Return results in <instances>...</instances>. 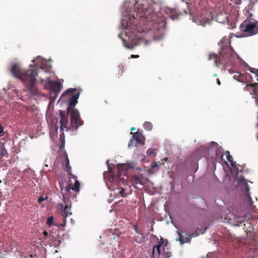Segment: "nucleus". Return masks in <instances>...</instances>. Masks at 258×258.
Wrapping results in <instances>:
<instances>
[{"label":"nucleus","instance_id":"f257e3e1","mask_svg":"<svg viewBox=\"0 0 258 258\" xmlns=\"http://www.w3.org/2000/svg\"><path fill=\"white\" fill-rule=\"evenodd\" d=\"M121 19L118 34L125 48L132 49L144 42L148 45L153 41L163 39L165 18L154 12L148 0H126L121 7Z\"/></svg>","mask_w":258,"mask_h":258},{"label":"nucleus","instance_id":"f03ea898","mask_svg":"<svg viewBox=\"0 0 258 258\" xmlns=\"http://www.w3.org/2000/svg\"><path fill=\"white\" fill-rule=\"evenodd\" d=\"M34 64H30V69L23 70L19 62H12L10 71L13 76L20 79L25 85L26 88L32 96L39 94L38 89L35 87L36 77L38 75L37 70L46 73L51 72V66L49 60L44 59L41 56H38L32 60Z\"/></svg>","mask_w":258,"mask_h":258},{"label":"nucleus","instance_id":"7ed1b4c3","mask_svg":"<svg viewBox=\"0 0 258 258\" xmlns=\"http://www.w3.org/2000/svg\"><path fill=\"white\" fill-rule=\"evenodd\" d=\"M231 36H229V38L224 36L218 43L220 47L219 55L214 53L209 54V59H214L215 66L218 68L224 67L226 69L232 66L235 59L239 58L231 47Z\"/></svg>","mask_w":258,"mask_h":258},{"label":"nucleus","instance_id":"20e7f679","mask_svg":"<svg viewBox=\"0 0 258 258\" xmlns=\"http://www.w3.org/2000/svg\"><path fill=\"white\" fill-rule=\"evenodd\" d=\"M80 96V93L73 94L69 98L67 111L70 114V124L72 129L77 130L80 126L83 124V121L81 119L80 115L78 110L73 108L78 103V99Z\"/></svg>","mask_w":258,"mask_h":258},{"label":"nucleus","instance_id":"39448f33","mask_svg":"<svg viewBox=\"0 0 258 258\" xmlns=\"http://www.w3.org/2000/svg\"><path fill=\"white\" fill-rule=\"evenodd\" d=\"M107 164L108 166V170L109 173L111 174V176L109 178V181L112 184H116L117 186L116 188H114L115 192L120 194L121 197L125 198L127 196V193L125 192L126 188L124 187L121 186V184H123L124 186H127V181L126 179L120 177L119 174V171H118V175H114L112 174V169L111 166L109 163V160L107 161Z\"/></svg>","mask_w":258,"mask_h":258},{"label":"nucleus","instance_id":"423d86ee","mask_svg":"<svg viewBox=\"0 0 258 258\" xmlns=\"http://www.w3.org/2000/svg\"><path fill=\"white\" fill-rule=\"evenodd\" d=\"M252 14L246 11V19L240 25V30L246 33L249 36L253 35L258 32V21L251 19Z\"/></svg>","mask_w":258,"mask_h":258},{"label":"nucleus","instance_id":"0eeeda50","mask_svg":"<svg viewBox=\"0 0 258 258\" xmlns=\"http://www.w3.org/2000/svg\"><path fill=\"white\" fill-rule=\"evenodd\" d=\"M213 19L212 12L209 10L204 9L198 11L195 16L192 18L194 22L197 25L205 27L207 24H210Z\"/></svg>","mask_w":258,"mask_h":258},{"label":"nucleus","instance_id":"6e6552de","mask_svg":"<svg viewBox=\"0 0 258 258\" xmlns=\"http://www.w3.org/2000/svg\"><path fill=\"white\" fill-rule=\"evenodd\" d=\"M41 80L42 82H46L49 86L50 90V100L55 102L61 89V83L57 81L50 80L48 77H47L45 80L41 79Z\"/></svg>","mask_w":258,"mask_h":258},{"label":"nucleus","instance_id":"1a4fd4ad","mask_svg":"<svg viewBox=\"0 0 258 258\" xmlns=\"http://www.w3.org/2000/svg\"><path fill=\"white\" fill-rule=\"evenodd\" d=\"M63 198L64 204L59 203L57 204V206L58 209L60 210V214L63 217L64 225H66L67 221L66 218L69 216L72 215V213L71 212V205L69 199H66L63 195Z\"/></svg>","mask_w":258,"mask_h":258},{"label":"nucleus","instance_id":"9d476101","mask_svg":"<svg viewBox=\"0 0 258 258\" xmlns=\"http://www.w3.org/2000/svg\"><path fill=\"white\" fill-rule=\"evenodd\" d=\"M135 142H136V146H137V143L141 145H143L145 144V138L142 134L137 132L133 134V137L130 140L128 147H130L133 146Z\"/></svg>","mask_w":258,"mask_h":258},{"label":"nucleus","instance_id":"9b49d317","mask_svg":"<svg viewBox=\"0 0 258 258\" xmlns=\"http://www.w3.org/2000/svg\"><path fill=\"white\" fill-rule=\"evenodd\" d=\"M164 241L165 240L162 237H161L158 244L153 246L152 254L150 255L151 258H157L160 256L161 248L164 244Z\"/></svg>","mask_w":258,"mask_h":258},{"label":"nucleus","instance_id":"f8f14e48","mask_svg":"<svg viewBox=\"0 0 258 258\" xmlns=\"http://www.w3.org/2000/svg\"><path fill=\"white\" fill-rule=\"evenodd\" d=\"M59 115L60 116V128L62 131L64 130L66 131L68 130L67 125L68 124V113L66 114L62 110H59Z\"/></svg>","mask_w":258,"mask_h":258},{"label":"nucleus","instance_id":"ddd939ff","mask_svg":"<svg viewBox=\"0 0 258 258\" xmlns=\"http://www.w3.org/2000/svg\"><path fill=\"white\" fill-rule=\"evenodd\" d=\"M164 12L172 20L176 21L178 20L179 13L176 9L167 7L165 8Z\"/></svg>","mask_w":258,"mask_h":258},{"label":"nucleus","instance_id":"4468645a","mask_svg":"<svg viewBox=\"0 0 258 258\" xmlns=\"http://www.w3.org/2000/svg\"><path fill=\"white\" fill-rule=\"evenodd\" d=\"M182 233L183 232L180 231L179 230L177 231V233L179 236L177 240H178L181 244L190 242L191 235H189L188 232H184V235H182Z\"/></svg>","mask_w":258,"mask_h":258},{"label":"nucleus","instance_id":"2eb2a0df","mask_svg":"<svg viewBox=\"0 0 258 258\" xmlns=\"http://www.w3.org/2000/svg\"><path fill=\"white\" fill-rule=\"evenodd\" d=\"M238 181L239 182L242 183L244 184L245 190V191L246 192V196L247 197V198L248 199V202L249 203L250 207H253L252 201V199H251V197L249 193V188L248 185L245 179L244 178V177L243 176H240L238 177Z\"/></svg>","mask_w":258,"mask_h":258},{"label":"nucleus","instance_id":"dca6fc26","mask_svg":"<svg viewBox=\"0 0 258 258\" xmlns=\"http://www.w3.org/2000/svg\"><path fill=\"white\" fill-rule=\"evenodd\" d=\"M246 87H250L253 88V94L256 95L255 101L256 105L258 106V83H255L254 84H249L247 85Z\"/></svg>","mask_w":258,"mask_h":258},{"label":"nucleus","instance_id":"f3484780","mask_svg":"<svg viewBox=\"0 0 258 258\" xmlns=\"http://www.w3.org/2000/svg\"><path fill=\"white\" fill-rule=\"evenodd\" d=\"M226 159L227 160L230 162V164L231 165L234 167V168H235V169L236 170L237 172H238L239 171V169L238 168H237L236 167V162H235V161H233L232 160V156H231L230 155V153L229 151H226Z\"/></svg>","mask_w":258,"mask_h":258},{"label":"nucleus","instance_id":"a211bd4d","mask_svg":"<svg viewBox=\"0 0 258 258\" xmlns=\"http://www.w3.org/2000/svg\"><path fill=\"white\" fill-rule=\"evenodd\" d=\"M133 183L135 184V187L136 188H140V187L138 186L140 184L141 186H143V183L141 181V178L138 175H134L133 179Z\"/></svg>","mask_w":258,"mask_h":258},{"label":"nucleus","instance_id":"6ab92c4d","mask_svg":"<svg viewBox=\"0 0 258 258\" xmlns=\"http://www.w3.org/2000/svg\"><path fill=\"white\" fill-rule=\"evenodd\" d=\"M248 70L251 73L253 74L254 78L258 82V69L248 67Z\"/></svg>","mask_w":258,"mask_h":258},{"label":"nucleus","instance_id":"aec40b11","mask_svg":"<svg viewBox=\"0 0 258 258\" xmlns=\"http://www.w3.org/2000/svg\"><path fill=\"white\" fill-rule=\"evenodd\" d=\"M246 219L245 217H239L236 219L235 223L233 224L234 226H239L241 224L243 223L245 221Z\"/></svg>","mask_w":258,"mask_h":258},{"label":"nucleus","instance_id":"412c9836","mask_svg":"<svg viewBox=\"0 0 258 258\" xmlns=\"http://www.w3.org/2000/svg\"><path fill=\"white\" fill-rule=\"evenodd\" d=\"M143 126L145 129L146 130H148L149 131H150L152 130L153 125L150 122L146 121L144 124Z\"/></svg>","mask_w":258,"mask_h":258},{"label":"nucleus","instance_id":"4be33fe9","mask_svg":"<svg viewBox=\"0 0 258 258\" xmlns=\"http://www.w3.org/2000/svg\"><path fill=\"white\" fill-rule=\"evenodd\" d=\"M80 186V182L78 180H76L74 186L73 187H69L68 190L72 189L73 190L79 191Z\"/></svg>","mask_w":258,"mask_h":258},{"label":"nucleus","instance_id":"5701e85b","mask_svg":"<svg viewBox=\"0 0 258 258\" xmlns=\"http://www.w3.org/2000/svg\"><path fill=\"white\" fill-rule=\"evenodd\" d=\"M64 162L67 168L66 170L67 171L69 172L71 169V167L70 165V161L67 155H66Z\"/></svg>","mask_w":258,"mask_h":258},{"label":"nucleus","instance_id":"b1692460","mask_svg":"<svg viewBox=\"0 0 258 258\" xmlns=\"http://www.w3.org/2000/svg\"><path fill=\"white\" fill-rule=\"evenodd\" d=\"M163 258H170L172 256L171 253L168 251H166L164 248V251L162 253Z\"/></svg>","mask_w":258,"mask_h":258},{"label":"nucleus","instance_id":"393cba45","mask_svg":"<svg viewBox=\"0 0 258 258\" xmlns=\"http://www.w3.org/2000/svg\"><path fill=\"white\" fill-rule=\"evenodd\" d=\"M233 79L234 80H236L239 82H241L242 81V79H241V74L238 73V72H236V74H235L234 76H233Z\"/></svg>","mask_w":258,"mask_h":258},{"label":"nucleus","instance_id":"a878e982","mask_svg":"<svg viewBox=\"0 0 258 258\" xmlns=\"http://www.w3.org/2000/svg\"><path fill=\"white\" fill-rule=\"evenodd\" d=\"M0 155L1 157H5L8 155V151L4 146H3L1 149Z\"/></svg>","mask_w":258,"mask_h":258},{"label":"nucleus","instance_id":"bb28decb","mask_svg":"<svg viewBox=\"0 0 258 258\" xmlns=\"http://www.w3.org/2000/svg\"><path fill=\"white\" fill-rule=\"evenodd\" d=\"M54 102H55L54 101H52V100H49V103H48V106H47V111L53 109Z\"/></svg>","mask_w":258,"mask_h":258},{"label":"nucleus","instance_id":"cd10ccee","mask_svg":"<svg viewBox=\"0 0 258 258\" xmlns=\"http://www.w3.org/2000/svg\"><path fill=\"white\" fill-rule=\"evenodd\" d=\"M60 138L62 139V143L60 146V149L61 150L64 147V134L63 133L60 135Z\"/></svg>","mask_w":258,"mask_h":258},{"label":"nucleus","instance_id":"c85d7f7f","mask_svg":"<svg viewBox=\"0 0 258 258\" xmlns=\"http://www.w3.org/2000/svg\"><path fill=\"white\" fill-rule=\"evenodd\" d=\"M156 152V149H149L147 151V153L148 155H151L152 154H155Z\"/></svg>","mask_w":258,"mask_h":258},{"label":"nucleus","instance_id":"c756f323","mask_svg":"<svg viewBox=\"0 0 258 258\" xmlns=\"http://www.w3.org/2000/svg\"><path fill=\"white\" fill-rule=\"evenodd\" d=\"M53 217H49L47 219V224L48 225H53Z\"/></svg>","mask_w":258,"mask_h":258},{"label":"nucleus","instance_id":"7c9ffc66","mask_svg":"<svg viewBox=\"0 0 258 258\" xmlns=\"http://www.w3.org/2000/svg\"><path fill=\"white\" fill-rule=\"evenodd\" d=\"M42 238L44 239V240H47L48 238H49V236L48 235V233L46 231H44L42 233Z\"/></svg>","mask_w":258,"mask_h":258},{"label":"nucleus","instance_id":"2f4dec72","mask_svg":"<svg viewBox=\"0 0 258 258\" xmlns=\"http://www.w3.org/2000/svg\"><path fill=\"white\" fill-rule=\"evenodd\" d=\"M47 199V196H45V197H43V196H40L39 197L38 199V202L39 203H41L42 202H43V201L46 200Z\"/></svg>","mask_w":258,"mask_h":258},{"label":"nucleus","instance_id":"473e14b6","mask_svg":"<svg viewBox=\"0 0 258 258\" xmlns=\"http://www.w3.org/2000/svg\"><path fill=\"white\" fill-rule=\"evenodd\" d=\"M141 236V237H138L137 238V239H136V241L138 243H141L143 240V234H140Z\"/></svg>","mask_w":258,"mask_h":258},{"label":"nucleus","instance_id":"72a5a7b5","mask_svg":"<svg viewBox=\"0 0 258 258\" xmlns=\"http://www.w3.org/2000/svg\"><path fill=\"white\" fill-rule=\"evenodd\" d=\"M76 88H69L67 90V92L69 93H72L76 90Z\"/></svg>","mask_w":258,"mask_h":258},{"label":"nucleus","instance_id":"f704fd0d","mask_svg":"<svg viewBox=\"0 0 258 258\" xmlns=\"http://www.w3.org/2000/svg\"><path fill=\"white\" fill-rule=\"evenodd\" d=\"M156 167H159V165L156 162H154L152 164V167L155 168Z\"/></svg>","mask_w":258,"mask_h":258},{"label":"nucleus","instance_id":"c9c22d12","mask_svg":"<svg viewBox=\"0 0 258 258\" xmlns=\"http://www.w3.org/2000/svg\"><path fill=\"white\" fill-rule=\"evenodd\" d=\"M134 229L135 231H136V232L137 233H138V234H142L141 233H140V232L138 230V229H137V226H134Z\"/></svg>","mask_w":258,"mask_h":258},{"label":"nucleus","instance_id":"e433bc0d","mask_svg":"<svg viewBox=\"0 0 258 258\" xmlns=\"http://www.w3.org/2000/svg\"><path fill=\"white\" fill-rule=\"evenodd\" d=\"M123 164H118L117 165V168L118 170H119L120 169V167L123 166Z\"/></svg>","mask_w":258,"mask_h":258},{"label":"nucleus","instance_id":"4c0bfd02","mask_svg":"<svg viewBox=\"0 0 258 258\" xmlns=\"http://www.w3.org/2000/svg\"><path fill=\"white\" fill-rule=\"evenodd\" d=\"M139 55H131V57L132 58H137V57H139Z\"/></svg>","mask_w":258,"mask_h":258},{"label":"nucleus","instance_id":"58836bf2","mask_svg":"<svg viewBox=\"0 0 258 258\" xmlns=\"http://www.w3.org/2000/svg\"><path fill=\"white\" fill-rule=\"evenodd\" d=\"M228 72L230 74H233L234 73V72L232 70V69H228Z\"/></svg>","mask_w":258,"mask_h":258},{"label":"nucleus","instance_id":"ea45409f","mask_svg":"<svg viewBox=\"0 0 258 258\" xmlns=\"http://www.w3.org/2000/svg\"><path fill=\"white\" fill-rule=\"evenodd\" d=\"M217 83L219 85L221 84L220 81L219 79H217Z\"/></svg>","mask_w":258,"mask_h":258},{"label":"nucleus","instance_id":"a19ab883","mask_svg":"<svg viewBox=\"0 0 258 258\" xmlns=\"http://www.w3.org/2000/svg\"><path fill=\"white\" fill-rule=\"evenodd\" d=\"M211 144H213V145H217V143H216V142H211Z\"/></svg>","mask_w":258,"mask_h":258},{"label":"nucleus","instance_id":"79ce46f5","mask_svg":"<svg viewBox=\"0 0 258 258\" xmlns=\"http://www.w3.org/2000/svg\"><path fill=\"white\" fill-rule=\"evenodd\" d=\"M135 127H132L131 128V131H135Z\"/></svg>","mask_w":258,"mask_h":258},{"label":"nucleus","instance_id":"37998d69","mask_svg":"<svg viewBox=\"0 0 258 258\" xmlns=\"http://www.w3.org/2000/svg\"><path fill=\"white\" fill-rule=\"evenodd\" d=\"M186 1V0H181V1H182V2H185V1Z\"/></svg>","mask_w":258,"mask_h":258},{"label":"nucleus","instance_id":"c03bdc74","mask_svg":"<svg viewBox=\"0 0 258 258\" xmlns=\"http://www.w3.org/2000/svg\"><path fill=\"white\" fill-rule=\"evenodd\" d=\"M214 77H216V76H217V74H214Z\"/></svg>","mask_w":258,"mask_h":258},{"label":"nucleus","instance_id":"a18cd8bd","mask_svg":"<svg viewBox=\"0 0 258 258\" xmlns=\"http://www.w3.org/2000/svg\"><path fill=\"white\" fill-rule=\"evenodd\" d=\"M61 98H59V100H58V101H59V100H60Z\"/></svg>","mask_w":258,"mask_h":258},{"label":"nucleus","instance_id":"49530a36","mask_svg":"<svg viewBox=\"0 0 258 258\" xmlns=\"http://www.w3.org/2000/svg\"><path fill=\"white\" fill-rule=\"evenodd\" d=\"M61 98H59V100H58V101H59V100H60Z\"/></svg>","mask_w":258,"mask_h":258}]
</instances>
